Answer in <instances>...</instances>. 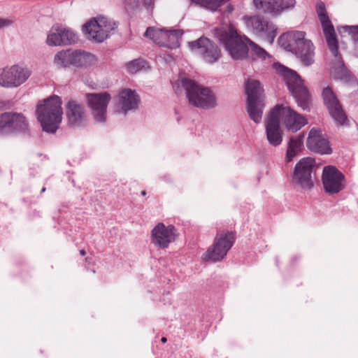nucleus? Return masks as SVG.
<instances>
[{
	"label": "nucleus",
	"instance_id": "1",
	"mask_svg": "<svg viewBox=\"0 0 358 358\" xmlns=\"http://www.w3.org/2000/svg\"><path fill=\"white\" fill-rule=\"evenodd\" d=\"M278 41L280 47L294 54L304 66H308L314 62L315 47L310 40L306 38V32L284 33Z\"/></svg>",
	"mask_w": 358,
	"mask_h": 358
},
{
	"label": "nucleus",
	"instance_id": "2",
	"mask_svg": "<svg viewBox=\"0 0 358 358\" xmlns=\"http://www.w3.org/2000/svg\"><path fill=\"white\" fill-rule=\"evenodd\" d=\"M62 104V99L55 94L38 102L36 115L43 131L55 134L59 129L63 114Z\"/></svg>",
	"mask_w": 358,
	"mask_h": 358
},
{
	"label": "nucleus",
	"instance_id": "3",
	"mask_svg": "<svg viewBox=\"0 0 358 358\" xmlns=\"http://www.w3.org/2000/svg\"><path fill=\"white\" fill-rule=\"evenodd\" d=\"M273 68L280 76L283 77L289 91L298 106L303 110L310 111L311 96L308 88L303 85L304 80L297 72L279 62L274 63Z\"/></svg>",
	"mask_w": 358,
	"mask_h": 358
},
{
	"label": "nucleus",
	"instance_id": "4",
	"mask_svg": "<svg viewBox=\"0 0 358 358\" xmlns=\"http://www.w3.org/2000/svg\"><path fill=\"white\" fill-rule=\"evenodd\" d=\"M216 36L220 44L234 60H243L249 58V44L236 29L229 26L227 29H216Z\"/></svg>",
	"mask_w": 358,
	"mask_h": 358
},
{
	"label": "nucleus",
	"instance_id": "5",
	"mask_svg": "<svg viewBox=\"0 0 358 358\" xmlns=\"http://www.w3.org/2000/svg\"><path fill=\"white\" fill-rule=\"evenodd\" d=\"M180 82L190 105L205 110L216 106V97L209 87L201 86L188 78H182Z\"/></svg>",
	"mask_w": 358,
	"mask_h": 358
},
{
	"label": "nucleus",
	"instance_id": "6",
	"mask_svg": "<svg viewBox=\"0 0 358 358\" xmlns=\"http://www.w3.org/2000/svg\"><path fill=\"white\" fill-rule=\"evenodd\" d=\"M236 238V231L228 230L217 231L213 245L203 254V260L206 262H217L222 260L234 245Z\"/></svg>",
	"mask_w": 358,
	"mask_h": 358
},
{
	"label": "nucleus",
	"instance_id": "7",
	"mask_svg": "<svg viewBox=\"0 0 358 358\" xmlns=\"http://www.w3.org/2000/svg\"><path fill=\"white\" fill-rule=\"evenodd\" d=\"M115 22L110 19L100 16L87 20L81 28L86 38L97 43H101L108 38L111 31L117 28Z\"/></svg>",
	"mask_w": 358,
	"mask_h": 358
},
{
	"label": "nucleus",
	"instance_id": "8",
	"mask_svg": "<svg viewBox=\"0 0 358 358\" xmlns=\"http://www.w3.org/2000/svg\"><path fill=\"white\" fill-rule=\"evenodd\" d=\"M19 133L29 134V124L24 115L15 112L0 113V135Z\"/></svg>",
	"mask_w": 358,
	"mask_h": 358
},
{
	"label": "nucleus",
	"instance_id": "9",
	"mask_svg": "<svg viewBox=\"0 0 358 358\" xmlns=\"http://www.w3.org/2000/svg\"><path fill=\"white\" fill-rule=\"evenodd\" d=\"M188 46L192 51L196 52L208 64L217 62L222 56L221 50L218 45L204 36L188 42Z\"/></svg>",
	"mask_w": 358,
	"mask_h": 358
},
{
	"label": "nucleus",
	"instance_id": "10",
	"mask_svg": "<svg viewBox=\"0 0 358 358\" xmlns=\"http://www.w3.org/2000/svg\"><path fill=\"white\" fill-rule=\"evenodd\" d=\"M247 28L259 36H265L268 42L273 43L278 35V27L272 22L260 15L243 16Z\"/></svg>",
	"mask_w": 358,
	"mask_h": 358
},
{
	"label": "nucleus",
	"instance_id": "11",
	"mask_svg": "<svg viewBox=\"0 0 358 358\" xmlns=\"http://www.w3.org/2000/svg\"><path fill=\"white\" fill-rule=\"evenodd\" d=\"M273 108H277L275 115L289 131L296 133L308 123L306 116L298 113L289 106L277 104Z\"/></svg>",
	"mask_w": 358,
	"mask_h": 358
},
{
	"label": "nucleus",
	"instance_id": "12",
	"mask_svg": "<svg viewBox=\"0 0 358 358\" xmlns=\"http://www.w3.org/2000/svg\"><path fill=\"white\" fill-rule=\"evenodd\" d=\"M316 166L315 160L312 157L301 159L295 165L292 174L293 183L303 189H310L314 183L312 173Z\"/></svg>",
	"mask_w": 358,
	"mask_h": 358
},
{
	"label": "nucleus",
	"instance_id": "13",
	"mask_svg": "<svg viewBox=\"0 0 358 358\" xmlns=\"http://www.w3.org/2000/svg\"><path fill=\"white\" fill-rule=\"evenodd\" d=\"M87 106L91 109L94 120L99 123L106 121V112L111 100L110 94L107 92L86 94Z\"/></svg>",
	"mask_w": 358,
	"mask_h": 358
},
{
	"label": "nucleus",
	"instance_id": "14",
	"mask_svg": "<svg viewBox=\"0 0 358 358\" xmlns=\"http://www.w3.org/2000/svg\"><path fill=\"white\" fill-rule=\"evenodd\" d=\"M78 41L76 32L62 24L52 25L47 36L46 43L50 46L70 45Z\"/></svg>",
	"mask_w": 358,
	"mask_h": 358
},
{
	"label": "nucleus",
	"instance_id": "15",
	"mask_svg": "<svg viewBox=\"0 0 358 358\" xmlns=\"http://www.w3.org/2000/svg\"><path fill=\"white\" fill-rule=\"evenodd\" d=\"M31 71L18 64L6 67L0 73V85L16 87L24 83L31 76Z\"/></svg>",
	"mask_w": 358,
	"mask_h": 358
},
{
	"label": "nucleus",
	"instance_id": "16",
	"mask_svg": "<svg viewBox=\"0 0 358 358\" xmlns=\"http://www.w3.org/2000/svg\"><path fill=\"white\" fill-rule=\"evenodd\" d=\"M322 97L324 105L331 118L340 125L347 124L348 119L336 95L330 87L323 89Z\"/></svg>",
	"mask_w": 358,
	"mask_h": 358
},
{
	"label": "nucleus",
	"instance_id": "17",
	"mask_svg": "<svg viewBox=\"0 0 358 358\" xmlns=\"http://www.w3.org/2000/svg\"><path fill=\"white\" fill-rule=\"evenodd\" d=\"M322 181L324 189L329 195L337 194L345 187V176L334 166L324 168Z\"/></svg>",
	"mask_w": 358,
	"mask_h": 358
},
{
	"label": "nucleus",
	"instance_id": "18",
	"mask_svg": "<svg viewBox=\"0 0 358 358\" xmlns=\"http://www.w3.org/2000/svg\"><path fill=\"white\" fill-rule=\"evenodd\" d=\"M178 234L177 229L173 224L166 226L163 222H159L151 231V242L160 248H167L169 244L175 241Z\"/></svg>",
	"mask_w": 358,
	"mask_h": 358
},
{
	"label": "nucleus",
	"instance_id": "19",
	"mask_svg": "<svg viewBox=\"0 0 358 358\" xmlns=\"http://www.w3.org/2000/svg\"><path fill=\"white\" fill-rule=\"evenodd\" d=\"M276 113L277 108H271L265 119L266 139L273 147L280 145L283 139V131L280 128V122L275 115Z\"/></svg>",
	"mask_w": 358,
	"mask_h": 358
},
{
	"label": "nucleus",
	"instance_id": "20",
	"mask_svg": "<svg viewBox=\"0 0 358 358\" xmlns=\"http://www.w3.org/2000/svg\"><path fill=\"white\" fill-rule=\"evenodd\" d=\"M306 146L310 151L321 155H329L332 152L329 140L323 136L320 129L315 127L308 133Z\"/></svg>",
	"mask_w": 358,
	"mask_h": 358
},
{
	"label": "nucleus",
	"instance_id": "21",
	"mask_svg": "<svg viewBox=\"0 0 358 358\" xmlns=\"http://www.w3.org/2000/svg\"><path fill=\"white\" fill-rule=\"evenodd\" d=\"M66 115L71 127H81L87 123L85 107L75 100H69L66 106Z\"/></svg>",
	"mask_w": 358,
	"mask_h": 358
},
{
	"label": "nucleus",
	"instance_id": "22",
	"mask_svg": "<svg viewBox=\"0 0 358 358\" xmlns=\"http://www.w3.org/2000/svg\"><path fill=\"white\" fill-rule=\"evenodd\" d=\"M184 34L182 29H166L165 28L161 29L159 35V41H157V45L160 47L166 48L171 50L178 48L180 45V40Z\"/></svg>",
	"mask_w": 358,
	"mask_h": 358
},
{
	"label": "nucleus",
	"instance_id": "23",
	"mask_svg": "<svg viewBox=\"0 0 358 358\" xmlns=\"http://www.w3.org/2000/svg\"><path fill=\"white\" fill-rule=\"evenodd\" d=\"M118 106L126 114L129 110H135L140 103V96L135 90L124 89L118 94Z\"/></svg>",
	"mask_w": 358,
	"mask_h": 358
},
{
	"label": "nucleus",
	"instance_id": "24",
	"mask_svg": "<svg viewBox=\"0 0 358 358\" xmlns=\"http://www.w3.org/2000/svg\"><path fill=\"white\" fill-rule=\"evenodd\" d=\"M334 57L332 65V74L335 79L348 83L353 79V76L345 66L342 56L338 50V54L331 53Z\"/></svg>",
	"mask_w": 358,
	"mask_h": 358
},
{
	"label": "nucleus",
	"instance_id": "25",
	"mask_svg": "<svg viewBox=\"0 0 358 358\" xmlns=\"http://www.w3.org/2000/svg\"><path fill=\"white\" fill-rule=\"evenodd\" d=\"M97 59L94 55L83 50H73L72 66L78 69H87L94 66Z\"/></svg>",
	"mask_w": 358,
	"mask_h": 358
},
{
	"label": "nucleus",
	"instance_id": "26",
	"mask_svg": "<svg viewBox=\"0 0 358 358\" xmlns=\"http://www.w3.org/2000/svg\"><path fill=\"white\" fill-rule=\"evenodd\" d=\"M304 138V131L289 138L285 155L286 163L292 162L294 158L303 150Z\"/></svg>",
	"mask_w": 358,
	"mask_h": 358
},
{
	"label": "nucleus",
	"instance_id": "27",
	"mask_svg": "<svg viewBox=\"0 0 358 358\" xmlns=\"http://www.w3.org/2000/svg\"><path fill=\"white\" fill-rule=\"evenodd\" d=\"M155 0H124V8L127 15L132 17L143 8L152 12Z\"/></svg>",
	"mask_w": 358,
	"mask_h": 358
},
{
	"label": "nucleus",
	"instance_id": "28",
	"mask_svg": "<svg viewBox=\"0 0 358 358\" xmlns=\"http://www.w3.org/2000/svg\"><path fill=\"white\" fill-rule=\"evenodd\" d=\"M246 101H264L265 95L264 89L259 80L248 79L245 85Z\"/></svg>",
	"mask_w": 358,
	"mask_h": 358
},
{
	"label": "nucleus",
	"instance_id": "29",
	"mask_svg": "<svg viewBox=\"0 0 358 358\" xmlns=\"http://www.w3.org/2000/svg\"><path fill=\"white\" fill-rule=\"evenodd\" d=\"M320 22L329 50L331 53L338 54V41L334 25L330 19L322 20Z\"/></svg>",
	"mask_w": 358,
	"mask_h": 358
},
{
	"label": "nucleus",
	"instance_id": "30",
	"mask_svg": "<svg viewBox=\"0 0 358 358\" xmlns=\"http://www.w3.org/2000/svg\"><path fill=\"white\" fill-rule=\"evenodd\" d=\"M264 107L265 103L263 101H246V109L248 115L256 124L262 122Z\"/></svg>",
	"mask_w": 358,
	"mask_h": 358
},
{
	"label": "nucleus",
	"instance_id": "31",
	"mask_svg": "<svg viewBox=\"0 0 358 358\" xmlns=\"http://www.w3.org/2000/svg\"><path fill=\"white\" fill-rule=\"evenodd\" d=\"M73 50L69 48L57 52L54 57V64L59 69H67L72 66Z\"/></svg>",
	"mask_w": 358,
	"mask_h": 358
},
{
	"label": "nucleus",
	"instance_id": "32",
	"mask_svg": "<svg viewBox=\"0 0 358 358\" xmlns=\"http://www.w3.org/2000/svg\"><path fill=\"white\" fill-rule=\"evenodd\" d=\"M246 41H248L250 50H249V58L248 59L254 60L255 58L265 60L266 58H271V56L262 48L255 43L254 41L250 40L248 37H245Z\"/></svg>",
	"mask_w": 358,
	"mask_h": 358
},
{
	"label": "nucleus",
	"instance_id": "33",
	"mask_svg": "<svg viewBox=\"0 0 358 358\" xmlns=\"http://www.w3.org/2000/svg\"><path fill=\"white\" fill-rule=\"evenodd\" d=\"M255 7L265 13L277 15L276 0H253Z\"/></svg>",
	"mask_w": 358,
	"mask_h": 358
},
{
	"label": "nucleus",
	"instance_id": "34",
	"mask_svg": "<svg viewBox=\"0 0 358 358\" xmlns=\"http://www.w3.org/2000/svg\"><path fill=\"white\" fill-rule=\"evenodd\" d=\"M148 65V63L146 60L142 59V58H138L133 59L131 61L128 62L125 64V67L127 69V71L129 73L134 74L137 73L138 71L145 69Z\"/></svg>",
	"mask_w": 358,
	"mask_h": 358
},
{
	"label": "nucleus",
	"instance_id": "35",
	"mask_svg": "<svg viewBox=\"0 0 358 358\" xmlns=\"http://www.w3.org/2000/svg\"><path fill=\"white\" fill-rule=\"evenodd\" d=\"M340 34L348 33L353 41L358 43V25H345L338 28Z\"/></svg>",
	"mask_w": 358,
	"mask_h": 358
},
{
	"label": "nucleus",
	"instance_id": "36",
	"mask_svg": "<svg viewBox=\"0 0 358 358\" xmlns=\"http://www.w3.org/2000/svg\"><path fill=\"white\" fill-rule=\"evenodd\" d=\"M296 4L295 0H276L277 14L285 10L293 8Z\"/></svg>",
	"mask_w": 358,
	"mask_h": 358
},
{
	"label": "nucleus",
	"instance_id": "37",
	"mask_svg": "<svg viewBox=\"0 0 358 358\" xmlns=\"http://www.w3.org/2000/svg\"><path fill=\"white\" fill-rule=\"evenodd\" d=\"M225 2L227 0H206L205 9L212 12L217 11Z\"/></svg>",
	"mask_w": 358,
	"mask_h": 358
},
{
	"label": "nucleus",
	"instance_id": "38",
	"mask_svg": "<svg viewBox=\"0 0 358 358\" xmlns=\"http://www.w3.org/2000/svg\"><path fill=\"white\" fill-rule=\"evenodd\" d=\"M316 12L320 22L329 19L324 2L320 1L316 5Z\"/></svg>",
	"mask_w": 358,
	"mask_h": 358
},
{
	"label": "nucleus",
	"instance_id": "39",
	"mask_svg": "<svg viewBox=\"0 0 358 358\" xmlns=\"http://www.w3.org/2000/svg\"><path fill=\"white\" fill-rule=\"evenodd\" d=\"M161 29H155L154 27H149L147 28L144 36L152 40L155 43L159 41V35L160 34Z\"/></svg>",
	"mask_w": 358,
	"mask_h": 358
},
{
	"label": "nucleus",
	"instance_id": "40",
	"mask_svg": "<svg viewBox=\"0 0 358 358\" xmlns=\"http://www.w3.org/2000/svg\"><path fill=\"white\" fill-rule=\"evenodd\" d=\"M13 23L12 20L8 19L0 18V29L11 25Z\"/></svg>",
	"mask_w": 358,
	"mask_h": 358
},
{
	"label": "nucleus",
	"instance_id": "41",
	"mask_svg": "<svg viewBox=\"0 0 358 358\" xmlns=\"http://www.w3.org/2000/svg\"><path fill=\"white\" fill-rule=\"evenodd\" d=\"M192 3L205 8L206 0H189Z\"/></svg>",
	"mask_w": 358,
	"mask_h": 358
},
{
	"label": "nucleus",
	"instance_id": "42",
	"mask_svg": "<svg viewBox=\"0 0 358 358\" xmlns=\"http://www.w3.org/2000/svg\"><path fill=\"white\" fill-rule=\"evenodd\" d=\"M227 8H228L229 12H230V13L232 12L233 10H234V8H233V6L231 4H229Z\"/></svg>",
	"mask_w": 358,
	"mask_h": 358
},
{
	"label": "nucleus",
	"instance_id": "43",
	"mask_svg": "<svg viewBox=\"0 0 358 358\" xmlns=\"http://www.w3.org/2000/svg\"><path fill=\"white\" fill-rule=\"evenodd\" d=\"M80 254L81 256H85L86 255V252L85 250H80Z\"/></svg>",
	"mask_w": 358,
	"mask_h": 358
},
{
	"label": "nucleus",
	"instance_id": "44",
	"mask_svg": "<svg viewBox=\"0 0 358 358\" xmlns=\"http://www.w3.org/2000/svg\"><path fill=\"white\" fill-rule=\"evenodd\" d=\"M166 341H167V338H166V337L163 336V337L161 338V342H162V343H166Z\"/></svg>",
	"mask_w": 358,
	"mask_h": 358
},
{
	"label": "nucleus",
	"instance_id": "45",
	"mask_svg": "<svg viewBox=\"0 0 358 358\" xmlns=\"http://www.w3.org/2000/svg\"><path fill=\"white\" fill-rule=\"evenodd\" d=\"M141 194L142 196H145V195L146 194V192H145V190H142V191L141 192Z\"/></svg>",
	"mask_w": 358,
	"mask_h": 358
},
{
	"label": "nucleus",
	"instance_id": "46",
	"mask_svg": "<svg viewBox=\"0 0 358 358\" xmlns=\"http://www.w3.org/2000/svg\"><path fill=\"white\" fill-rule=\"evenodd\" d=\"M46 190V188L45 187H43L41 190V193H43L45 192V191Z\"/></svg>",
	"mask_w": 358,
	"mask_h": 358
},
{
	"label": "nucleus",
	"instance_id": "47",
	"mask_svg": "<svg viewBox=\"0 0 358 358\" xmlns=\"http://www.w3.org/2000/svg\"><path fill=\"white\" fill-rule=\"evenodd\" d=\"M40 352H41V353H42V354L43 353V350H40Z\"/></svg>",
	"mask_w": 358,
	"mask_h": 358
}]
</instances>
